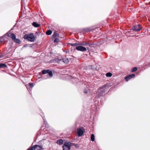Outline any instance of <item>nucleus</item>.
I'll use <instances>...</instances> for the list:
<instances>
[{
  "label": "nucleus",
  "instance_id": "1",
  "mask_svg": "<svg viewBox=\"0 0 150 150\" xmlns=\"http://www.w3.org/2000/svg\"><path fill=\"white\" fill-rule=\"evenodd\" d=\"M42 117L44 120V124L45 125V128H44L43 126H42L38 133V134H50L51 135H52L53 132V129L51 127H50L48 128L49 125L46 120L45 117Z\"/></svg>",
  "mask_w": 150,
  "mask_h": 150
},
{
  "label": "nucleus",
  "instance_id": "2",
  "mask_svg": "<svg viewBox=\"0 0 150 150\" xmlns=\"http://www.w3.org/2000/svg\"><path fill=\"white\" fill-rule=\"evenodd\" d=\"M42 72L43 74H49L45 75L43 77V78L44 79H46L48 78L49 77H52L53 76L52 73L51 71L48 69H44L43 70Z\"/></svg>",
  "mask_w": 150,
  "mask_h": 150
},
{
  "label": "nucleus",
  "instance_id": "3",
  "mask_svg": "<svg viewBox=\"0 0 150 150\" xmlns=\"http://www.w3.org/2000/svg\"><path fill=\"white\" fill-rule=\"evenodd\" d=\"M72 144L70 142H65L62 146L63 150H70Z\"/></svg>",
  "mask_w": 150,
  "mask_h": 150
},
{
  "label": "nucleus",
  "instance_id": "4",
  "mask_svg": "<svg viewBox=\"0 0 150 150\" xmlns=\"http://www.w3.org/2000/svg\"><path fill=\"white\" fill-rule=\"evenodd\" d=\"M24 38L31 42H33L35 40V37L33 34H26L24 35Z\"/></svg>",
  "mask_w": 150,
  "mask_h": 150
},
{
  "label": "nucleus",
  "instance_id": "5",
  "mask_svg": "<svg viewBox=\"0 0 150 150\" xmlns=\"http://www.w3.org/2000/svg\"><path fill=\"white\" fill-rule=\"evenodd\" d=\"M142 29V27L139 24L133 26L131 29V30L137 32L140 31Z\"/></svg>",
  "mask_w": 150,
  "mask_h": 150
},
{
  "label": "nucleus",
  "instance_id": "6",
  "mask_svg": "<svg viewBox=\"0 0 150 150\" xmlns=\"http://www.w3.org/2000/svg\"><path fill=\"white\" fill-rule=\"evenodd\" d=\"M63 37V35H61V36H60L59 34L57 33V46L60 47L63 46V43L62 42V40H59L58 38L60 37L61 38H62Z\"/></svg>",
  "mask_w": 150,
  "mask_h": 150
},
{
  "label": "nucleus",
  "instance_id": "7",
  "mask_svg": "<svg viewBox=\"0 0 150 150\" xmlns=\"http://www.w3.org/2000/svg\"><path fill=\"white\" fill-rule=\"evenodd\" d=\"M42 149V146L36 145L29 148L27 150H41Z\"/></svg>",
  "mask_w": 150,
  "mask_h": 150
},
{
  "label": "nucleus",
  "instance_id": "8",
  "mask_svg": "<svg viewBox=\"0 0 150 150\" xmlns=\"http://www.w3.org/2000/svg\"><path fill=\"white\" fill-rule=\"evenodd\" d=\"M60 62H63L66 64H67L69 62V59L67 58H62L61 59H59L58 57L57 58V63H59Z\"/></svg>",
  "mask_w": 150,
  "mask_h": 150
},
{
  "label": "nucleus",
  "instance_id": "9",
  "mask_svg": "<svg viewBox=\"0 0 150 150\" xmlns=\"http://www.w3.org/2000/svg\"><path fill=\"white\" fill-rule=\"evenodd\" d=\"M84 132L83 128V127L81 128H79L77 129V134L78 137H80L82 136Z\"/></svg>",
  "mask_w": 150,
  "mask_h": 150
},
{
  "label": "nucleus",
  "instance_id": "10",
  "mask_svg": "<svg viewBox=\"0 0 150 150\" xmlns=\"http://www.w3.org/2000/svg\"><path fill=\"white\" fill-rule=\"evenodd\" d=\"M76 50L82 52H84L87 50L86 47L82 46H76Z\"/></svg>",
  "mask_w": 150,
  "mask_h": 150
},
{
  "label": "nucleus",
  "instance_id": "11",
  "mask_svg": "<svg viewBox=\"0 0 150 150\" xmlns=\"http://www.w3.org/2000/svg\"><path fill=\"white\" fill-rule=\"evenodd\" d=\"M135 76V74H131L129 75L125 76L124 77V79L126 81H128L130 79L134 78Z\"/></svg>",
  "mask_w": 150,
  "mask_h": 150
},
{
  "label": "nucleus",
  "instance_id": "12",
  "mask_svg": "<svg viewBox=\"0 0 150 150\" xmlns=\"http://www.w3.org/2000/svg\"><path fill=\"white\" fill-rule=\"evenodd\" d=\"M105 93V89H101L100 90L99 89V90L98 92V97H100L103 96V94Z\"/></svg>",
  "mask_w": 150,
  "mask_h": 150
},
{
  "label": "nucleus",
  "instance_id": "13",
  "mask_svg": "<svg viewBox=\"0 0 150 150\" xmlns=\"http://www.w3.org/2000/svg\"><path fill=\"white\" fill-rule=\"evenodd\" d=\"M7 34V36L8 37L11 38L13 40L16 38V35L13 33H8Z\"/></svg>",
  "mask_w": 150,
  "mask_h": 150
},
{
  "label": "nucleus",
  "instance_id": "14",
  "mask_svg": "<svg viewBox=\"0 0 150 150\" xmlns=\"http://www.w3.org/2000/svg\"><path fill=\"white\" fill-rule=\"evenodd\" d=\"M26 86L30 93V92L31 91L32 89H31L29 87L32 88L34 86L33 83H29V85H27Z\"/></svg>",
  "mask_w": 150,
  "mask_h": 150
},
{
  "label": "nucleus",
  "instance_id": "15",
  "mask_svg": "<svg viewBox=\"0 0 150 150\" xmlns=\"http://www.w3.org/2000/svg\"><path fill=\"white\" fill-rule=\"evenodd\" d=\"M51 39L54 40V42H56V31H54V34L52 36Z\"/></svg>",
  "mask_w": 150,
  "mask_h": 150
},
{
  "label": "nucleus",
  "instance_id": "16",
  "mask_svg": "<svg viewBox=\"0 0 150 150\" xmlns=\"http://www.w3.org/2000/svg\"><path fill=\"white\" fill-rule=\"evenodd\" d=\"M95 29H92L91 28H86L84 29L83 30L84 32H93Z\"/></svg>",
  "mask_w": 150,
  "mask_h": 150
},
{
  "label": "nucleus",
  "instance_id": "17",
  "mask_svg": "<svg viewBox=\"0 0 150 150\" xmlns=\"http://www.w3.org/2000/svg\"><path fill=\"white\" fill-rule=\"evenodd\" d=\"M98 44H97V43L96 42H93L92 44H90L88 43V46L90 47H93L95 45L97 46Z\"/></svg>",
  "mask_w": 150,
  "mask_h": 150
},
{
  "label": "nucleus",
  "instance_id": "18",
  "mask_svg": "<svg viewBox=\"0 0 150 150\" xmlns=\"http://www.w3.org/2000/svg\"><path fill=\"white\" fill-rule=\"evenodd\" d=\"M64 141L62 139H60L59 140H57V144H58L59 145H61L63 144Z\"/></svg>",
  "mask_w": 150,
  "mask_h": 150
},
{
  "label": "nucleus",
  "instance_id": "19",
  "mask_svg": "<svg viewBox=\"0 0 150 150\" xmlns=\"http://www.w3.org/2000/svg\"><path fill=\"white\" fill-rule=\"evenodd\" d=\"M32 25L35 27H38L40 26V25L35 22H33L32 23Z\"/></svg>",
  "mask_w": 150,
  "mask_h": 150
},
{
  "label": "nucleus",
  "instance_id": "20",
  "mask_svg": "<svg viewBox=\"0 0 150 150\" xmlns=\"http://www.w3.org/2000/svg\"><path fill=\"white\" fill-rule=\"evenodd\" d=\"M91 140L92 142H94L95 140V137L93 134H92L91 136Z\"/></svg>",
  "mask_w": 150,
  "mask_h": 150
},
{
  "label": "nucleus",
  "instance_id": "21",
  "mask_svg": "<svg viewBox=\"0 0 150 150\" xmlns=\"http://www.w3.org/2000/svg\"><path fill=\"white\" fill-rule=\"evenodd\" d=\"M7 67V65L5 64L0 63V68Z\"/></svg>",
  "mask_w": 150,
  "mask_h": 150
},
{
  "label": "nucleus",
  "instance_id": "22",
  "mask_svg": "<svg viewBox=\"0 0 150 150\" xmlns=\"http://www.w3.org/2000/svg\"><path fill=\"white\" fill-rule=\"evenodd\" d=\"M112 74L110 72H108L106 74V76L108 77H110L112 76Z\"/></svg>",
  "mask_w": 150,
  "mask_h": 150
},
{
  "label": "nucleus",
  "instance_id": "23",
  "mask_svg": "<svg viewBox=\"0 0 150 150\" xmlns=\"http://www.w3.org/2000/svg\"><path fill=\"white\" fill-rule=\"evenodd\" d=\"M52 31L50 30H48L46 32V34L48 35H50L51 34Z\"/></svg>",
  "mask_w": 150,
  "mask_h": 150
},
{
  "label": "nucleus",
  "instance_id": "24",
  "mask_svg": "<svg viewBox=\"0 0 150 150\" xmlns=\"http://www.w3.org/2000/svg\"><path fill=\"white\" fill-rule=\"evenodd\" d=\"M14 41L15 42H16L18 43V44H20L21 43V41L19 39L15 38V39L14 40Z\"/></svg>",
  "mask_w": 150,
  "mask_h": 150
},
{
  "label": "nucleus",
  "instance_id": "25",
  "mask_svg": "<svg viewBox=\"0 0 150 150\" xmlns=\"http://www.w3.org/2000/svg\"><path fill=\"white\" fill-rule=\"evenodd\" d=\"M137 68L136 67H134L132 69V70H131V72H134V71H136L137 70Z\"/></svg>",
  "mask_w": 150,
  "mask_h": 150
},
{
  "label": "nucleus",
  "instance_id": "26",
  "mask_svg": "<svg viewBox=\"0 0 150 150\" xmlns=\"http://www.w3.org/2000/svg\"><path fill=\"white\" fill-rule=\"evenodd\" d=\"M69 45L72 46H77L78 45V43L76 42L74 43H69Z\"/></svg>",
  "mask_w": 150,
  "mask_h": 150
},
{
  "label": "nucleus",
  "instance_id": "27",
  "mask_svg": "<svg viewBox=\"0 0 150 150\" xmlns=\"http://www.w3.org/2000/svg\"><path fill=\"white\" fill-rule=\"evenodd\" d=\"M69 78H70V79H72L73 80L72 81H74L73 80H75L76 81H77V80H78V79L76 78H73V77L71 76H69Z\"/></svg>",
  "mask_w": 150,
  "mask_h": 150
},
{
  "label": "nucleus",
  "instance_id": "28",
  "mask_svg": "<svg viewBox=\"0 0 150 150\" xmlns=\"http://www.w3.org/2000/svg\"><path fill=\"white\" fill-rule=\"evenodd\" d=\"M83 46H88V42H83Z\"/></svg>",
  "mask_w": 150,
  "mask_h": 150
},
{
  "label": "nucleus",
  "instance_id": "29",
  "mask_svg": "<svg viewBox=\"0 0 150 150\" xmlns=\"http://www.w3.org/2000/svg\"><path fill=\"white\" fill-rule=\"evenodd\" d=\"M72 144V146H75V147L76 148H78L79 147V145L78 144H75L73 143H71Z\"/></svg>",
  "mask_w": 150,
  "mask_h": 150
},
{
  "label": "nucleus",
  "instance_id": "30",
  "mask_svg": "<svg viewBox=\"0 0 150 150\" xmlns=\"http://www.w3.org/2000/svg\"><path fill=\"white\" fill-rule=\"evenodd\" d=\"M88 90L86 88H85L84 89L83 92L87 94L88 93Z\"/></svg>",
  "mask_w": 150,
  "mask_h": 150
},
{
  "label": "nucleus",
  "instance_id": "31",
  "mask_svg": "<svg viewBox=\"0 0 150 150\" xmlns=\"http://www.w3.org/2000/svg\"><path fill=\"white\" fill-rule=\"evenodd\" d=\"M105 88V87L103 85V86H102L100 87L99 88L100 89V90L101 89H104V88Z\"/></svg>",
  "mask_w": 150,
  "mask_h": 150
},
{
  "label": "nucleus",
  "instance_id": "32",
  "mask_svg": "<svg viewBox=\"0 0 150 150\" xmlns=\"http://www.w3.org/2000/svg\"><path fill=\"white\" fill-rule=\"evenodd\" d=\"M0 40L1 41V42H3L4 40V39L3 37L0 38Z\"/></svg>",
  "mask_w": 150,
  "mask_h": 150
},
{
  "label": "nucleus",
  "instance_id": "33",
  "mask_svg": "<svg viewBox=\"0 0 150 150\" xmlns=\"http://www.w3.org/2000/svg\"><path fill=\"white\" fill-rule=\"evenodd\" d=\"M83 42H79L78 43V45L79 46H81V45H83Z\"/></svg>",
  "mask_w": 150,
  "mask_h": 150
},
{
  "label": "nucleus",
  "instance_id": "34",
  "mask_svg": "<svg viewBox=\"0 0 150 150\" xmlns=\"http://www.w3.org/2000/svg\"><path fill=\"white\" fill-rule=\"evenodd\" d=\"M88 43L90 44H92L93 42H91V40H89L88 41Z\"/></svg>",
  "mask_w": 150,
  "mask_h": 150
},
{
  "label": "nucleus",
  "instance_id": "35",
  "mask_svg": "<svg viewBox=\"0 0 150 150\" xmlns=\"http://www.w3.org/2000/svg\"><path fill=\"white\" fill-rule=\"evenodd\" d=\"M108 84L107 83L105 84L104 85V86L106 88V86H108Z\"/></svg>",
  "mask_w": 150,
  "mask_h": 150
},
{
  "label": "nucleus",
  "instance_id": "36",
  "mask_svg": "<svg viewBox=\"0 0 150 150\" xmlns=\"http://www.w3.org/2000/svg\"><path fill=\"white\" fill-rule=\"evenodd\" d=\"M3 55H1L0 56V58H2L3 57Z\"/></svg>",
  "mask_w": 150,
  "mask_h": 150
},
{
  "label": "nucleus",
  "instance_id": "37",
  "mask_svg": "<svg viewBox=\"0 0 150 150\" xmlns=\"http://www.w3.org/2000/svg\"><path fill=\"white\" fill-rule=\"evenodd\" d=\"M93 65H92L91 67V68L92 70L94 69V68H93Z\"/></svg>",
  "mask_w": 150,
  "mask_h": 150
}]
</instances>
